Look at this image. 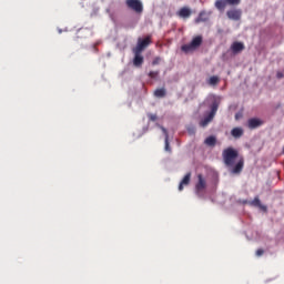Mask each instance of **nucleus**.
<instances>
[{"label":"nucleus","mask_w":284,"mask_h":284,"mask_svg":"<svg viewBox=\"0 0 284 284\" xmlns=\"http://www.w3.org/2000/svg\"><path fill=\"white\" fill-rule=\"evenodd\" d=\"M237 156H239V152L233 148H227L222 152L223 162L233 174H240L244 168L243 158H241L239 162L235 164V160Z\"/></svg>","instance_id":"obj_1"},{"label":"nucleus","mask_w":284,"mask_h":284,"mask_svg":"<svg viewBox=\"0 0 284 284\" xmlns=\"http://www.w3.org/2000/svg\"><path fill=\"white\" fill-rule=\"evenodd\" d=\"M203 42V38L201 36H197L195 37L191 43L189 44H184L181 47V50L184 52V53H190V52H193L195 51L197 48H200V45L202 44Z\"/></svg>","instance_id":"obj_2"},{"label":"nucleus","mask_w":284,"mask_h":284,"mask_svg":"<svg viewBox=\"0 0 284 284\" xmlns=\"http://www.w3.org/2000/svg\"><path fill=\"white\" fill-rule=\"evenodd\" d=\"M206 180L202 174L197 175V183L195 184V193L197 196L203 197L205 189H206Z\"/></svg>","instance_id":"obj_3"},{"label":"nucleus","mask_w":284,"mask_h":284,"mask_svg":"<svg viewBox=\"0 0 284 284\" xmlns=\"http://www.w3.org/2000/svg\"><path fill=\"white\" fill-rule=\"evenodd\" d=\"M219 105H220V103L217 101H214L212 103L211 112L209 113V115L204 120H202L200 122L201 126H206L213 120V118L215 116V114L217 112Z\"/></svg>","instance_id":"obj_4"},{"label":"nucleus","mask_w":284,"mask_h":284,"mask_svg":"<svg viewBox=\"0 0 284 284\" xmlns=\"http://www.w3.org/2000/svg\"><path fill=\"white\" fill-rule=\"evenodd\" d=\"M125 4L129 9L133 10L136 13H142L143 6L140 0H126Z\"/></svg>","instance_id":"obj_5"},{"label":"nucleus","mask_w":284,"mask_h":284,"mask_svg":"<svg viewBox=\"0 0 284 284\" xmlns=\"http://www.w3.org/2000/svg\"><path fill=\"white\" fill-rule=\"evenodd\" d=\"M152 43L151 37L148 36L144 39H139L136 47L133 49V51H138V53H141L148 45Z\"/></svg>","instance_id":"obj_6"},{"label":"nucleus","mask_w":284,"mask_h":284,"mask_svg":"<svg viewBox=\"0 0 284 284\" xmlns=\"http://www.w3.org/2000/svg\"><path fill=\"white\" fill-rule=\"evenodd\" d=\"M226 16L230 20L240 21L242 18V11L240 9H232L226 12Z\"/></svg>","instance_id":"obj_7"},{"label":"nucleus","mask_w":284,"mask_h":284,"mask_svg":"<svg viewBox=\"0 0 284 284\" xmlns=\"http://www.w3.org/2000/svg\"><path fill=\"white\" fill-rule=\"evenodd\" d=\"M264 122L261 119L252 118L247 121V126L251 130L257 129L258 126L263 125Z\"/></svg>","instance_id":"obj_8"},{"label":"nucleus","mask_w":284,"mask_h":284,"mask_svg":"<svg viewBox=\"0 0 284 284\" xmlns=\"http://www.w3.org/2000/svg\"><path fill=\"white\" fill-rule=\"evenodd\" d=\"M244 49H245V45H244V43H242V42L235 41V42L231 45V51H232L234 54L241 53Z\"/></svg>","instance_id":"obj_9"},{"label":"nucleus","mask_w":284,"mask_h":284,"mask_svg":"<svg viewBox=\"0 0 284 284\" xmlns=\"http://www.w3.org/2000/svg\"><path fill=\"white\" fill-rule=\"evenodd\" d=\"M191 14V10L186 7L181 8L180 11L178 12V16L183 19L190 18Z\"/></svg>","instance_id":"obj_10"},{"label":"nucleus","mask_w":284,"mask_h":284,"mask_svg":"<svg viewBox=\"0 0 284 284\" xmlns=\"http://www.w3.org/2000/svg\"><path fill=\"white\" fill-rule=\"evenodd\" d=\"M134 52V59H133V64L135 67H141L143 63V57L141 55V53H138V51L133 50Z\"/></svg>","instance_id":"obj_11"},{"label":"nucleus","mask_w":284,"mask_h":284,"mask_svg":"<svg viewBox=\"0 0 284 284\" xmlns=\"http://www.w3.org/2000/svg\"><path fill=\"white\" fill-rule=\"evenodd\" d=\"M250 204H251L252 206H257V207H260V210H263V212H266V211H267V207L261 203L258 196H255V199H254L252 202H250Z\"/></svg>","instance_id":"obj_12"},{"label":"nucleus","mask_w":284,"mask_h":284,"mask_svg":"<svg viewBox=\"0 0 284 284\" xmlns=\"http://www.w3.org/2000/svg\"><path fill=\"white\" fill-rule=\"evenodd\" d=\"M191 181V173H187L179 185V190L182 191L184 185H189Z\"/></svg>","instance_id":"obj_13"},{"label":"nucleus","mask_w":284,"mask_h":284,"mask_svg":"<svg viewBox=\"0 0 284 284\" xmlns=\"http://www.w3.org/2000/svg\"><path fill=\"white\" fill-rule=\"evenodd\" d=\"M244 131L242 128H234L232 131H231V134L233 138L235 139H240L242 135H243Z\"/></svg>","instance_id":"obj_14"},{"label":"nucleus","mask_w":284,"mask_h":284,"mask_svg":"<svg viewBox=\"0 0 284 284\" xmlns=\"http://www.w3.org/2000/svg\"><path fill=\"white\" fill-rule=\"evenodd\" d=\"M159 128L162 130V132H163L164 135H165V151L170 152L171 149H170V143H169V133H168V131H166L165 128H163V126H161V125H159Z\"/></svg>","instance_id":"obj_15"},{"label":"nucleus","mask_w":284,"mask_h":284,"mask_svg":"<svg viewBox=\"0 0 284 284\" xmlns=\"http://www.w3.org/2000/svg\"><path fill=\"white\" fill-rule=\"evenodd\" d=\"M226 4H229V3L226 2V0H217V1L215 2V8H216L217 10H220V11H223V10L225 9Z\"/></svg>","instance_id":"obj_16"},{"label":"nucleus","mask_w":284,"mask_h":284,"mask_svg":"<svg viewBox=\"0 0 284 284\" xmlns=\"http://www.w3.org/2000/svg\"><path fill=\"white\" fill-rule=\"evenodd\" d=\"M209 18L204 11L200 12L199 17L195 19V23L206 22Z\"/></svg>","instance_id":"obj_17"},{"label":"nucleus","mask_w":284,"mask_h":284,"mask_svg":"<svg viewBox=\"0 0 284 284\" xmlns=\"http://www.w3.org/2000/svg\"><path fill=\"white\" fill-rule=\"evenodd\" d=\"M165 95H166V90L164 88H160L154 91L155 98H164Z\"/></svg>","instance_id":"obj_18"},{"label":"nucleus","mask_w":284,"mask_h":284,"mask_svg":"<svg viewBox=\"0 0 284 284\" xmlns=\"http://www.w3.org/2000/svg\"><path fill=\"white\" fill-rule=\"evenodd\" d=\"M204 143L209 146H214L216 144V138L211 135L205 139Z\"/></svg>","instance_id":"obj_19"},{"label":"nucleus","mask_w":284,"mask_h":284,"mask_svg":"<svg viewBox=\"0 0 284 284\" xmlns=\"http://www.w3.org/2000/svg\"><path fill=\"white\" fill-rule=\"evenodd\" d=\"M219 82H220V79H219V77H216V75L211 77V78L209 79V81H207V83H209L210 85H216Z\"/></svg>","instance_id":"obj_20"},{"label":"nucleus","mask_w":284,"mask_h":284,"mask_svg":"<svg viewBox=\"0 0 284 284\" xmlns=\"http://www.w3.org/2000/svg\"><path fill=\"white\" fill-rule=\"evenodd\" d=\"M226 2L230 6H239L241 3V0H226Z\"/></svg>","instance_id":"obj_21"},{"label":"nucleus","mask_w":284,"mask_h":284,"mask_svg":"<svg viewBox=\"0 0 284 284\" xmlns=\"http://www.w3.org/2000/svg\"><path fill=\"white\" fill-rule=\"evenodd\" d=\"M148 118H149V120L152 121V122H154V121L158 120L156 114H152V113H149V114H148Z\"/></svg>","instance_id":"obj_22"},{"label":"nucleus","mask_w":284,"mask_h":284,"mask_svg":"<svg viewBox=\"0 0 284 284\" xmlns=\"http://www.w3.org/2000/svg\"><path fill=\"white\" fill-rule=\"evenodd\" d=\"M158 75H159V71H151V72L149 73V77H150L151 79H155Z\"/></svg>","instance_id":"obj_23"},{"label":"nucleus","mask_w":284,"mask_h":284,"mask_svg":"<svg viewBox=\"0 0 284 284\" xmlns=\"http://www.w3.org/2000/svg\"><path fill=\"white\" fill-rule=\"evenodd\" d=\"M276 78L277 79H283L284 78V71H277Z\"/></svg>","instance_id":"obj_24"},{"label":"nucleus","mask_w":284,"mask_h":284,"mask_svg":"<svg viewBox=\"0 0 284 284\" xmlns=\"http://www.w3.org/2000/svg\"><path fill=\"white\" fill-rule=\"evenodd\" d=\"M160 61H161V58L156 57V58L153 60L152 65L159 64Z\"/></svg>","instance_id":"obj_25"},{"label":"nucleus","mask_w":284,"mask_h":284,"mask_svg":"<svg viewBox=\"0 0 284 284\" xmlns=\"http://www.w3.org/2000/svg\"><path fill=\"white\" fill-rule=\"evenodd\" d=\"M263 254H264L263 248H258V250L256 251V256H263Z\"/></svg>","instance_id":"obj_26"},{"label":"nucleus","mask_w":284,"mask_h":284,"mask_svg":"<svg viewBox=\"0 0 284 284\" xmlns=\"http://www.w3.org/2000/svg\"><path fill=\"white\" fill-rule=\"evenodd\" d=\"M283 154H284V146H283Z\"/></svg>","instance_id":"obj_27"}]
</instances>
